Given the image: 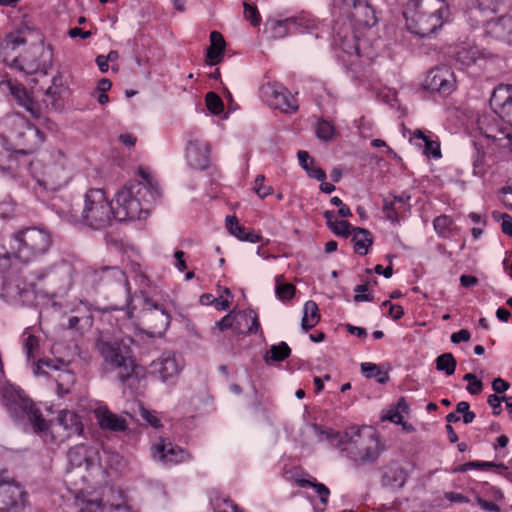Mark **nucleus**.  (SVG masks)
Masks as SVG:
<instances>
[{"label":"nucleus","mask_w":512,"mask_h":512,"mask_svg":"<svg viewBox=\"0 0 512 512\" xmlns=\"http://www.w3.org/2000/svg\"><path fill=\"white\" fill-rule=\"evenodd\" d=\"M130 336H116L109 331H99L94 342V349L102 359V365L108 371L117 372L118 380L132 388L139 381V366L133 359Z\"/></svg>","instance_id":"obj_1"},{"label":"nucleus","mask_w":512,"mask_h":512,"mask_svg":"<svg viewBox=\"0 0 512 512\" xmlns=\"http://www.w3.org/2000/svg\"><path fill=\"white\" fill-rule=\"evenodd\" d=\"M331 441L341 451H346L357 465L374 463L384 451L379 434L368 427L352 426L344 434L331 433Z\"/></svg>","instance_id":"obj_2"},{"label":"nucleus","mask_w":512,"mask_h":512,"mask_svg":"<svg viewBox=\"0 0 512 512\" xmlns=\"http://www.w3.org/2000/svg\"><path fill=\"white\" fill-rule=\"evenodd\" d=\"M403 14L411 33L428 37L443 26L449 7L444 0H408Z\"/></svg>","instance_id":"obj_3"},{"label":"nucleus","mask_w":512,"mask_h":512,"mask_svg":"<svg viewBox=\"0 0 512 512\" xmlns=\"http://www.w3.org/2000/svg\"><path fill=\"white\" fill-rule=\"evenodd\" d=\"M2 405L15 421L28 420L36 433L48 430V424L39 408L23 389L11 383L0 387Z\"/></svg>","instance_id":"obj_4"},{"label":"nucleus","mask_w":512,"mask_h":512,"mask_svg":"<svg viewBox=\"0 0 512 512\" xmlns=\"http://www.w3.org/2000/svg\"><path fill=\"white\" fill-rule=\"evenodd\" d=\"M51 245V232L43 226L21 228L10 238L11 253L23 263H29L45 255Z\"/></svg>","instance_id":"obj_5"},{"label":"nucleus","mask_w":512,"mask_h":512,"mask_svg":"<svg viewBox=\"0 0 512 512\" xmlns=\"http://www.w3.org/2000/svg\"><path fill=\"white\" fill-rule=\"evenodd\" d=\"M115 220L114 207L103 189L91 188L84 194L79 222L92 230H103Z\"/></svg>","instance_id":"obj_6"},{"label":"nucleus","mask_w":512,"mask_h":512,"mask_svg":"<svg viewBox=\"0 0 512 512\" xmlns=\"http://www.w3.org/2000/svg\"><path fill=\"white\" fill-rule=\"evenodd\" d=\"M84 282L90 286L96 293L110 294L117 289L124 288L126 292V301L131 303L133 296L131 294L130 283L126 273L118 266H90L84 271Z\"/></svg>","instance_id":"obj_7"},{"label":"nucleus","mask_w":512,"mask_h":512,"mask_svg":"<svg viewBox=\"0 0 512 512\" xmlns=\"http://www.w3.org/2000/svg\"><path fill=\"white\" fill-rule=\"evenodd\" d=\"M8 139L15 153L29 155L34 153L45 141V134L24 116L16 114L9 119Z\"/></svg>","instance_id":"obj_8"},{"label":"nucleus","mask_w":512,"mask_h":512,"mask_svg":"<svg viewBox=\"0 0 512 512\" xmlns=\"http://www.w3.org/2000/svg\"><path fill=\"white\" fill-rule=\"evenodd\" d=\"M133 297L141 300V320L146 326L147 333L162 335L170 325V314L144 291L135 292Z\"/></svg>","instance_id":"obj_9"},{"label":"nucleus","mask_w":512,"mask_h":512,"mask_svg":"<svg viewBox=\"0 0 512 512\" xmlns=\"http://www.w3.org/2000/svg\"><path fill=\"white\" fill-rule=\"evenodd\" d=\"M0 512H31L29 493L20 482L0 478Z\"/></svg>","instance_id":"obj_10"},{"label":"nucleus","mask_w":512,"mask_h":512,"mask_svg":"<svg viewBox=\"0 0 512 512\" xmlns=\"http://www.w3.org/2000/svg\"><path fill=\"white\" fill-rule=\"evenodd\" d=\"M356 27L345 21H335L332 27V45L335 50L343 55H338L344 59V55L351 57H362L365 53L362 50V40L356 34Z\"/></svg>","instance_id":"obj_11"},{"label":"nucleus","mask_w":512,"mask_h":512,"mask_svg":"<svg viewBox=\"0 0 512 512\" xmlns=\"http://www.w3.org/2000/svg\"><path fill=\"white\" fill-rule=\"evenodd\" d=\"M261 97L273 109L295 113L299 106L295 97L279 83H266L260 88Z\"/></svg>","instance_id":"obj_12"},{"label":"nucleus","mask_w":512,"mask_h":512,"mask_svg":"<svg viewBox=\"0 0 512 512\" xmlns=\"http://www.w3.org/2000/svg\"><path fill=\"white\" fill-rule=\"evenodd\" d=\"M423 87L432 93L451 94L456 88L454 71L446 65L431 69L424 80Z\"/></svg>","instance_id":"obj_13"},{"label":"nucleus","mask_w":512,"mask_h":512,"mask_svg":"<svg viewBox=\"0 0 512 512\" xmlns=\"http://www.w3.org/2000/svg\"><path fill=\"white\" fill-rule=\"evenodd\" d=\"M124 187L116 193V204L114 208L115 220L119 222L140 219L145 214L140 202L131 196Z\"/></svg>","instance_id":"obj_14"},{"label":"nucleus","mask_w":512,"mask_h":512,"mask_svg":"<svg viewBox=\"0 0 512 512\" xmlns=\"http://www.w3.org/2000/svg\"><path fill=\"white\" fill-rule=\"evenodd\" d=\"M304 25V18L301 17H288L285 19L268 18L264 24V33L269 39L278 40L282 39L289 34L295 32H302Z\"/></svg>","instance_id":"obj_15"},{"label":"nucleus","mask_w":512,"mask_h":512,"mask_svg":"<svg viewBox=\"0 0 512 512\" xmlns=\"http://www.w3.org/2000/svg\"><path fill=\"white\" fill-rule=\"evenodd\" d=\"M380 484L392 492L402 489L407 480V470L396 460H391L380 467Z\"/></svg>","instance_id":"obj_16"},{"label":"nucleus","mask_w":512,"mask_h":512,"mask_svg":"<svg viewBox=\"0 0 512 512\" xmlns=\"http://www.w3.org/2000/svg\"><path fill=\"white\" fill-rule=\"evenodd\" d=\"M490 106L502 120L512 125V84H499L493 90Z\"/></svg>","instance_id":"obj_17"},{"label":"nucleus","mask_w":512,"mask_h":512,"mask_svg":"<svg viewBox=\"0 0 512 512\" xmlns=\"http://www.w3.org/2000/svg\"><path fill=\"white\" fill-rule=\"evenodd\" d=\"M151 455L154 460L163 464H178L189 457L187 451L163 438L152 445Z\"/></svg>","instance_id":"obj_18"},{"label":"nucleus","mask_w":512,"mask_h":512,"mask_svg":"<svg viewBox=\"0 0 512 512\" xmlns=\"http://www.w3.org/2000/svg\"><path fill=\"white\" fill-rule=\"evenodd\" d=\"M42 48L33 46L27 49L23 54L14 56L11 59V68H15L25 74L43 73L46 74L45 64L39 59Z\"/></svg>","instance_id":"obj_19"},{"label":"nucleus","mask_w":512,"mask_h":512,"mask_svg":"<svg viewBox=\"0 0 512 512\" xmlns=\"http://www.w3.org/2000/svg\"><path fill=\"white\" fill-rule=\"evenodd\" d=\"M7 85L17 103L34 118L39 119L41 117V106L31 97L25 86L11 79L7 80Z\"/></svg>","instance_id":"obj_20"},{"label":"nucleus","mask_w":512,"mask_h":512,"mask_svg":"<svg viewBox=\"0 0 512 512\" xmlns=\"http://www.w3.org/2000/svg\"><path fill=\"white\" fill-rule=\"evenodd\" d=\"M348 18L350 20L349 23H351L353 27H358L359 29L370 28L378 21L376 12L368 0H360L358 6Z\"/></svg>","instance_id":"obj_21"},{"label":"nucleus","mask_w":512,"mask_h":512,"mask_svg":"<svg viewBox=\"0 0 512 512\" xmlns=\"http://www.w3.org/2000/svg\"><path fill=\"white\" fill-rule=\"evenodd\" d=\"M485 32L492 38L512 43V15H504L487 21Z\"/></svg>","instance_id":"obj_22"},{"label":"nucleus","mask_w":512,"mask_h":512,"mask_svg":"<svg viewBox=\"0 0 512 512\" xmlns=\"http://www.w3.org/2000/svg\"><path fill=\"white\" fill-rule=\"evenodd\" d=\"M95 418L103 430L112 432H125L128 429V423L125 418L118 416L107 407H100L94 411Z\"/></svg>","instance_id":"obj_23"},{"label":"nucleus","mask_w":512,"mask_h":512,"mask_svg":"<svg viewBox=\"0 0 512 512\" xmlns=\"http://www.w3.org/2000/svg\"><path fill=\"white\" fill-rule=\"evenodd\" d=\"M25 43L26 38L23 35L22 29H17L8 33L0 41V55L3 62L9 66L11 64V59L13 58L11 52L15 51L19 46L24 45Z\"/></svg>","instance_id":"obj_24"},{"label":"nucleus","mask_w":512,"mask_h":512,"mask_svg":"<svg viewBox=\"0 0 512 512\" xmlns=\"http://www.w3.org/2000/svg\"><path fill=\"white\" fill-rule=\"evenodd\" d=\"M410 199L411 196L405 192L399 196H394L391 201L385 199L383 211L386 217L391 221H398L402 214L410 209Z\"/></svg>","instance_id":"obj_25"},{"label":"nucleus","mask_w":512,"mask_h":512,"mask_svg":"<svg viewBox=\"0 0 512 512\" xmlns=\"http://www.w3.org/2000/svg\"><path fill=\"white\" fill-rule=\"evenodd\" d=\"M151 369L152 373L158 374L165 382L179 373V366L174 357H164L153 361Z\"/></svg>","instance_id":"obj_26"},{"label":"nucleus","mask_w":512,"mask_h":512,"mask_svg":"<svg viewBox=\"0 0 512 512\" xmlns=\"http://www.w3.org/2000/svg\"><path fill=\"white\" fill-rule=\"evenodd\" d=\"M66 91L67 88L63 86L61 78L53 77L52 84L45 90L44 94L45 98L43 101L45 102L46 107L55 110L60 109L62 107L60 100Z\"/></svg>","instance_id":"obj_27"},{"label":"nucleus","mask_w":512,"mask_h":512,"mask_svg":"<svg viewBox=\"0 0 512 512\" xmlns=\"http://www.w3.org/2000/svg\"><path fill=\"white\" fill-rule=\"evenodd\" d=\"M226 228L231 235H233L234 237L238 238L241 241L257 243L262 238L253 230H247L244 226L240 225L236 216L226 217Z\"/></svg>","instance_id":"obj_28"},{"label":"nucleus","mask_w":512,"mask_h":512,"mask_svg":"<svg viewBox=\"0 0 512 512\" xmlns=\"http://www.w3.org/2000/svg\"><path fill=\"white\" fill-rule=\"evenodd\" d=\"M57 422L67 432V436L81 435L83 432L82 421L73 411H61L57 416Z\"/></svg>","instance_id":"obj_29"},{"label":"nucleus","mask_w":512,"mask_h":512,"mask_svg":"<svg viewBox=\"0 0 512 512\" xmlns=\"http://www.w3.org/2000/svg\"><path fill=\"white\" fill-rule=\"evenodd\" d=\"M124 188L128 190V192H132L131 196L140 202L141 206L145 208V214H148L151 203L156 200L150 198L151 193L149 192V188L139 180L129 181Z\"/></svg>","instance_id":"obj_30"},{"label":"nucleus","mask_w":512,"mask_h":512,"mask_svg":"<svg viewBox=\"0 0 512 512\" xmlns=\"http://www.w3.org/2000/svg\"><path fill=\"white\" fill-rule=\"evenodd\" d=\"M210 46L206 51V61L210 65H216L221 62L222 54L225 48V40L218 31L210 33Z\"/></svg>","instance_id":"obj_31"},{"label":"nucleus","mask_w":512,"mask_h":512,"mask_svg":"<svg viewBox=\"0 0 512 512\" xmlns=\"http://www.w3.org/2000/svg\"><path fill=\"white\" fill-rule=\"evenodd\" d=\"M351 235L355 252L359 255H366L373 244L371 232L364 228L355 227Z\"/></svg>","instance_id":"obj_32"},{"label":"nucleus","mask_w":512,"mask_h":512,"mask_svg":"<svg viewBox=\"0 0 512 512\" xmlns=\"http://www.w3.org/2000/svg\"><path fill=\"white\" fill-rule=\"evenodd\" d=\"M297 156L300 166L306 171L309 177L318 181L326 179L325 171L318 166H314V159L310 157L307 151L300 150Z\"/></svg>","instance_id":"obj_33"},{"label":"nucleus","mask_w":512,"mask_h":512,"mask_svg":"<svg viewBox=\"0 0 512 512\" xmlns=\"http://www.w3.org/2000/svg\"><path fill=\"white\" fill-rule=\"evenodd\" d=\"M320 320V314L317 304L309 300L304 304L303 317L301 321L302 329L307 332L317 325Z\"/></svg>","instance_id":"obj_34"},{"label":"nucleus","mask_w":512,"mask_h":512,"mask_svg":"<svg viewBox=\"0 0 512 512\" xmlns=\"http://www.w3.org/2000/svg\"><path fill=\"white\" fill-rule=\"evenodd\" d=\"M477 125L481 134L488 139L496 140L498 139L497 133H501L498 123L493 116L483 115L479 117Z\"/></svg>","instance_id":"obj_35"},{"label":"nucleus","mask_w":512,"mask_h":512,"mask_svg":"<svg viewBox=\"0 0 512 512\" xmlns=\"http://www.w3.org/2000/svg\"><path fill=\"white\" fill-rule=\"evenodd\" d=\"M415 139H419L422 143H419V146H423L424 154L428 157L438 158L441 156L440 144L436 140H432L430 137L426 136L421 130H416L413 134Z\"/></svg>","instance_id":"obj_36"},{"label":"nucleus","mask_w":512,"mask_h":512,"mask_svg":"<svg viewBox=\"0 0 512 512\" xmlns=\"http://www.w3.org/2000/svg\"><path fill=\"white\" fill-rule=\"evenodd\" d=\"M296 483L299 487H306V486L312 487L315 490V492L317 493V495L320 499V502L323 505H327L329 495H330V490L323 483L317 482L316 479L313 477L311 479L297 478Z\"/></svg>","instance_id":"obj_37"},{"label":"nucleus","mask_w":512,"mask_h":512,"mask_svg":"<svg viewBox=\"0 0 512 512\" xmlns=\"http://www.w3.org/2000/svg\"><path fill=\"white\" fill-rule=\"evenodd\" d=\"M296 292V287L291 283L284 281L283 275H278L275 278V293L279 300L288 301L291 300Z\"/></svg>","instance_id":"obj_38"},{"label":"nucleus","mask_w":512,"mask_h":512,"mask_svg":"<svg viewBox=\"0 0 512 512\" xmlns=\"http://www.w3.org/2000/svg\"><path fill=\"white\" fill-rule=\"evenodd\" d=\"M291 354V349L286 342H280L278 345H272L265 355V361L269 363L284 361Z\"/></svg>","instance_id":"obj_39"},{"label":"nucleus","mask_w":512,"mask_h":512,"mask_svg":"<svg viewBox=\"0 0 512 512\" xmlns=\"http://www.w3.org/2000/svg\"><path fill=\"white\" fill-rule=\"evenodd\" d=\"M361 372L367 378H375L380 384H384L389 380L388 372L381 370L379 366L374 363H362Z\"/></svg>","instance_id":"obj_40"},{"label":"nucleus","mask_w":512,"mask_h":512,"mask_svg":"<svg viewBox=\"0 0 512 512\" xmlns=\"http://www.w3.org/2000/svg\"><path fill=\"white\" fill-rule=\"evenodd\" d=\"M67 456L72 466L80 467L88 459L87 446L84 444L75 445L68 450Z\"/></svg>","instance_id":"obj_41"},{"label":"nucleus","mask_w":512,"mask_h":512,"mask_svg":"<svg viewBox=\"0 0 512 512\" xmlns=\"http://www.w3.org/2000/svg\"><path fill=\"white\" fill-rule=\"evenodd\" d=\"M93 325V316L90 311L84 307V317L72 315L68 319V329L83 330Z\"/></svg>","instance_id":"obj_42"},{"label":"nucleus","mask_w":512,"mask_h":512,"mask_svg":"<svg viewBox=\"0 0 512 512\" xmlns=\"http://www.w3.org/2000/svg\"><path fill=\"white\" fill-rule=\"evenodd\" d=\"M478 51L471 47H460L455 52V60L463 67H468L477 59Z\"/></svg>","instance_id":"obj_43"},{"label":"nucleus","mask_w":512,"mask_h":512,"mask_svg":"<svg viewBox=\"0 0 512 512\" xmlns=\"http://www.w3.org/2000/svg\"><path fill=\"white\" fill-rule=\"evenodd\" d=\"M435 362L438 371H443L448 376L454 374L457 362L451 353L441 354Z\"/></svg>","instance_id":"obj_44"},{"label":"nucleus","mask_w":512,"mask_h":512,"mask_svg":"<svg viewBox=\"0 0 512 512\" xmlns=\"http://www.w3.org/2000/svg\"><path fill=\"white\" fill-rule=\"evenodd\" d=\"M453 226L452 218L447 215H440L433 221L434 230L440 237H447L453 230Z\"/></svg>","instance_id":"obj_45"},{"label":"nucleus","mask_w":512,"mask_h":512,"mask_svg":"<svg viewBox=\"0 0 512 512\" xmlns=\"http://www.w3.org/2000/svg\"><path fill=\"white\" fill-rule=\"evenodd\" d=\"M196 151L197 154L200 156L199 159H197V164L194 165V168L205 170L209 168L210 166V146L205 143H197L196 144Z\"/></svg>","instance_id":"obj_46"},{"label":"nucleus","mask_w":512,"mask_h":512,"mask_svg":"<svg viewBox=\"0 0 512 512\" xmlns=\"http://www.w3.org/2000/svg\"><path fill=\"white\" fill-rule=\"evenodd\" d=\"M139 414L141 418L152 428L160 429L163 427L162 420L156 411L150 410L143 405H140Z\"/></svg>","instance_id":"obj_47"},{"label":"nucleus","mask_w":512,"mask_h":512,"mask_svg":"<svg viewBox=\"0 0 512 512\" xmlns=\"http://www.w3.org/2000/svg\"><path fill=\"white\" fill-rule=\"evenodd\" d=\"M502 0H477V8L471 9L469 13V19L471 20L472 16L481 11H489L495 13Z\"/></svg>","instance_id":"obj_48"},{"label":"nucleus","mask_w":512,"mask_h":512,"mask_svg":"<svg viewBox=\"0 0 512 512\" xmlns=\"http://www.w3.org/2000/svg\"><path fill=\"white\" fill-rule=\"evenodd\" d=\"M205 103L207 109L215 114H220L224 109L222 99L215 92H208L205 97Z\"/></svg>","instance_id":"obj_49"},{"label":"nucleus","mask_w":512,"mask_h":512,"mask_svg":"<svg viewBox=\"0 0 512 512\" xmlns=\"http://www.w3.org/2000/svg\"><path fill=\"white\" fill-rule=\"evenodd\" d=\"M316 134L319 139L329 141L335 135V128L330 122L320 120L316 126Z\"/></svg>","instance_id":"obj_50"},{"label":"nucleus","mask_w":512,"mask_h":512,"mask_svg":"<svg viewBox=\"0 0 512 512\" xmlns=\"http://www.w3.org/2000/svg\"><path fill=\"white\" fill-rule=\"evenodd\" d=\"M333 3L334 8L348 18L358 6L360 0H333Z\"/></svg>","instance_id":"obj_51"},{"label":"nucleus","mask_w":512,"mask_h":512,"mask_svg":"<svg viewBox=\"0 0 512 512\" xmlns=\"http://www.w3.org/2000/svg\"><path fill=\"white\" fill-rule=\"evenodd\" d=\"M352 225L345 220H336L329 229L337 236L348 237L353 233Z\"/></svg>","instance_id":"obj_52"},{"label":"nucleus","mask_w":512,"mask_h":512,"mask_svg":"<svg viewBox=\"0 0 512 512\" xmlns=\"http://www.w3.org/2000/svg\"><path fill=\"white\" fill-rule=\"evenodd\" d=\"M38 348V338L33 334H29L24 340V349L29 360L35 358V352L38 350Z\"/></svg>","instance_id":"obj_53"},{"label":"nucleus","mask_w":512,"mask_h":512,"mask_svg":"<svg viewBox=\"0 0 512 512\" xmlns=\"http://www.w3.org/2000/svg\"><path fill=\"white\" fill-rule=\"evenodd\" d=\"M265 177L264 175H258L254 181V190L256 194L260 198H265L268 195L272 194L273 189L271 186H265L264 185Z\"/></svg>","instance_id":"obj_54"},{"label":"nucleus","mask_w":512,"mask_h":512,"mask_svg":"<svg viewBox=\"0 0 512 512\" xmlns=\"http://www.w3.org/2000/svg\"><path fill=\"white\" fill-rule=\"evenodd\" d=\"M367 291H368L367 284L357 285L354 288V292L356 293L354 296V301L355 302L372 301L373 296L371 294L366 293Z\"/></svg>","instance_id":"obj_55"},{"label":"nucleus","mask_w":512,"mask_h":512,"mask_svg":"<svg viewBox=\"0 0 512 512\" xmlns=\"http://www.w3.org/2000/svg\"><path fill=\"white\" fill-rule=\"evenodd\" d=\"M214 512H241L239 507L230 499H223L217 503Z\"/></svg>","instance_id":"obj_56"},{"label":"nucleus","mask_w":512,"mask_h":512,"mask_svg":"<svg viewBox=\"0 0 512 512\" xmlns=\"http://www.w3.org/2000/svg\"><path fill=\"white\" fill-rule=\"evenodd\" d=\"M214 512H241L239 507L230 499H223L217 503Z\"/></svg>","instance_id":"obj_57"},{"label":"nucleus","mask_w":512,"mask_h":512,"mask_svg":"<svg viewBox=\"0 0 512 512\" xmlns=\"http://www.w3.org/2000/svg\"><path fill=\"white\" fill-rule=\"evenodd\" d=\"M15 215V204L12 201L0 202V218L9 219Z\"/></svg>","instance_id":"obj_58"},{"label":"nucleus","mask_w":512,"mask_h":512,"mask_svg":"<svg viewBox=\"0 0 512 512\" xmlns=\"http://www.w3.org/2000/svg\"><path fill=\"white\" fill-rule=\"evenodd\" d=\"M382 307H388L389 308L388 315L391 318H393L394 320L400 319L403 316V314H404V310H403V308L400 305L393 304L389 300L384 301L382 303Z\"/></svg>","instance_id":"obj_59"},{"label":"nucleus","mask_w":512,"mask_h":512,"mask_svg":"<svg viewBox=\"0 0 512 512\" xmlns=\"http://www.w3.org/2000/svg\"><path fill=\"white\" fill-rule=\"evenodd\" d=\"M143 183L149 188V192L151 193L150 198L157 199L161 196L162 192L160 185L157 179H155L153 176H151L148 180H146Z\"/></svg>","instance_id":"obj_60"},{"label":"nucleus","mask_w":512,"mask_h":512,"mask_svg":"<svg viewBox=\"0 0 512 512\" xmlns=\"http://www.w3.org/2000/svg\"><path fill=\"white\" fill-rule=\"evenodd\" d=\"M143 183L149 188V192L151 193L150 198L157 199L161 196L162 192L160 185L157 179H155L153 176H151L148 180H146Z\"/></svg>","instance_id":"obj_61"},{"label":"nucleus","mask_w":512,"mask_h":512,"mask_svg":"<svg viewBox=\"0 0 512 512\" xmlns=\"http://www.w3.org/2000/svg\"><path fill=\"white\" fill-rule=\"evenodd\" d=\"M234 316L231 314L225 315L221 320L217 321L215 323V327L220 331H226L230 328H232L234 324Z\"/></svg>","instance_id":"obj_62"},{"label":"nucleus","mask_w":512,"mask_h":512,"mask_svg":"<svg viewBox=\"0 0 512 512\" xmlns=\"http://www.w3.org/2000/svg\"><path fill=\"white\" fill-rule=\"evenodd\" d=\"M487 402L492 407L493 414L498 416L501 413V398L496 394H491L488 396Z\"/></svg>","instance_id":"obj_63"},{"label":"nucleus","mask_w":512,"mask_h":512,"mask_svg":"<svg viewBox=\"0 0 512 512\" xmlns=\"http://www.w3.org/2000/svg\"><path fill=\"white\" fill-rule=\"evenodd\" d=\"M470 339V332L466 329H461L458 332H455L451 335V341L454 344H458L460 342H466Z\"/></svg>","instance_id":"obj_64"}]
</instances>
